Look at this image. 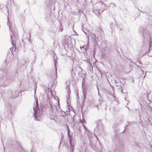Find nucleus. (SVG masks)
I'll use <instances>...</instances> for the list:
<instances>
[{
    "label": "nucleus",
    "instance_id": "10",
    "mask_svg": "<svg viewBox=\"0 0 152 152\" xmlns=\"http://www.w3.org/2000/svg\"><path fill=\"white\" fill-rule=\"evenodd\" d=\"M129 122H127V123L125 125V126L124 127L125 129H126L127 127L129 125Z\"/></svg>",
    "mask_w": 152,
    "mask_h": 152
},
{
    "label": "nucleus",
    "instance_id": "3",
    "mask_svg": "<svg viewBox=\"0 0 152 152\" xmlns=\"http://www.w3.org/2000/svg\"><path fill=\"white\" fill-rule=\"evenodd\" d=\"M11 38L13 47L14 45L15 48L17 45V42L20 43V40L18 39V36L15 38L14 36H11Z\"/></svg>",
    "mask_w": 152,
    "mask_h": 152
},
{
    "label": "nucleus",
    "instance_id": "8",
    "mask_svg": "<svg viewBox=\"0 0 152 152\" xmlns=\"http://www.w3.org/2000/svg\"><path fill=\"white\" fill-rule=\"evenodd\" d=\"M77 70L79 71L80 72H81L82 71V69L81 67H78L77 68Z\"/></svg>",
    "mask_w": 152,
    "mask_h": 152
},
{
    "label": "nucleus",
    "instance_id": "17",
    "mask_svg": "<svg viewBox=\"0 0 152 152\" xmlns=\"http://www.w3.org/2000/svg\"><path fill=\"white\" fill-rule=\"evenodd\" d=\"M139 152H140V151H139Z\"/></svg>",
    "mask_w": 152,
    "mask_h": 152
},
{
    "label": "nucleus",
    "instance_id": "12",
    "mask_svg": "<svg viewBox=\"0 0 152 152\" xmlns=\"http://www.w3.org/2000/svg\"><path fill=\"white\" fill-rule=\"evenodd\" d=\"M119 90L120 91H121V92H122V93H123V89H122V88H120V89H119Z\"/></svg>",
    "mask_w": 152,
    "mask_h": 152
},
{
    "label": "nucleus",
    "instance_id": "11",
    "mask_svg": "<svg viewBox=\"0 0 152 152\" xmlns=\"http://www.w3.org/2000/svg\"><path fill=\"white\" fill-rule=\"evenodd\" d=\"M56 61H54V65H55V66H56ZM55 66L56 67V66ZM55 70H56V74H57V69H56V67H55Z\"/></svg>",
    "mask_w": 152,
    "mask_h": 152
},
{
    "label": "nucleus",
    "instance_id": "6",
    "mask_svg": "<svg viewBox=\"0 0 152 152\" xmlns=\"http://www.w3.org/2000/svg\"><path fill=\"white\" fill-rule=\"evenodd\" d=\"M85 122L86 121L84 119H82L80 121V122L82 123L83 126L85 128H86L84 125V124H85Z\"/></svg>",
    "mask_w": 152,
    "mask_h": 152
},
{
    "label": "nucleus",
    "instance_id": "14",
    "mask_svg": "<svg viewBox=\"0 0 152 152\" xmlns=\"http://www.w3.org/2000/svg\"><path fill=\"white\" fill-rule=\"evenodd\" d=\"M50 105H51V111H53V108H52V104H50Z\"/></svg>",
    "mask_w": 152,
    "mask_h": 152
},
{
    "label": "nucleus",
    "instance_id": "13",
    "mask_svg": "<svg viewBox=\"0 0 152 152\" xmlns=\"http://www.w3.org/2000/svg\"><path fill=\"white\" fill-rule=\"evenodd\" d=\"M58 107H56V110H58L59 109V108H60V107L58 105Z\"/></svg>",
    "mask_w": 152,
    "mask_h": 152
},
{
    "label": "nucleus",
    "instance_id": "4",
    "mask_svg": "<svg viewBox=\"0 0 152 152\" xmlns=\"http://www.w3.org/2000/svg\"><path fill=\"white\" fill-rule=\"evenodd\" d=\"M68 135L69 138L70 145L71 146L70 150H72L74 146L75 145V141L72 136H70L69 134V132H68Z\"/></svg>",
    "mask_w": 152,
    "mask_h": 152
},
{
    "label": "nucleus",
    "instance_id": "9",
    "mask_svg": "<svg viewBox=\"0 0 152 152\" xmlns=\"http://www.w3.org/2000/svg\"><path fill=\"white\" fill-rule=\"evenodd\" d=\"M83 97H84V99L85 100V99L86 98V95L85 93L84 92V91H83Z\"/></svg>",
    "mask_w": 152,
    "mask_h": 152
},
{
    "label": "nucleus",
    "instance_id": "16",
    "mask_svg": "<svg viewBox=\"0 0 152 152\" xmlns=\"http://www.w3.org/2000/svg\"><path fill=\"white\" fill-rule=\"evenodd\" d=\"M61 138H62V135H61Z\"/></svg>",
    "mask_w": 152,
    "mask_h": 152
},
{
    "label": "nucleus",
    "instance_id": "7",
    "mask_svg": "<svg viewBox=\"0 0 152 152\" xmlns=\"http://www.w3.org/2000/svg\"><path fill=\"white\" fill-rule=\"evenodd\" d=\"M151 44L150 42V45H149V49L148 51L147 52V53H149L150 51L152 50L151 49Z\"/></svg>",
    "mask_w": 152,
    "mask_h": 152
},
{
    "label": "nucleus",
    "instance_id": "5",
    "mask_svg": "<svg viewBox=\"0 0 152 152\" xmlns=\"http://www.w3.org/2000/svg\"><path fill=\"white\" fill-rule=\"evenodd\" d=\"M68 85L66 86V89L67 90V93L68 94H69L70 93V89L69 85H70V83L69 82H67L66 83Z\"/></svg>",
    "mask_w": 152,
    "mask_h": 152
},
{
    "label": "nucleus",
    "instance_id": "2",
    "mask_svg": "<svg viewBox=\"0 0 152 152\" xmlns=\"http://www.w3.org/2000/svg\"><path fill=\"white\" fill-rule=\"evenodd\" d=\"M36 106L34 107V113L33 116L34 117V118L35 120H37V118L40 115V111L38 106V101H36Z\"/></svg>",
    "mask_w": 152,
    "mask_h": 152
},
{
    "label": "nucleus",
    "instance_id": "1",
    "mask_svg": "<svg viewBox=\"0 0 152 152\" xmlns=\"http://www.w3.org/2000/svg\"><path fill=\"white\" fill-rule=\"evenodd\" d=\"M97 5L99 10H96V9L94 7V9L93 10V11L96 15H98L99 14L100 11H103L104 10V9L100 8H99V7H104V5L103 4V2L100 1L97 4Z\"/></svg>",
    "mask_w": 152,
    "mask_h": 152
},
{
    "label": "nucleus",
    "instance_id": "15",
    "mask_svg": "<svg viewBox=\"0 0 152 152\" xmlns=\"http://www.w3.org/2000/svg\"><path fill=\"white\" fill-rule=\"evenodd\" d=\"M95 37H96L95 35H94V36H93V37L94 38H95Z\"/></svg>",
    "mask_w": 152,
    "mask_h": 152
}]
</instances>
